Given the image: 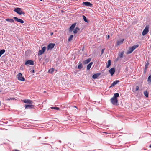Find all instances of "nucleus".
<instances>
[{"instance_id": "f257e3e1", "label": "nucleus", "mask_w": 151, "mask_h": 151, "mask_svg": "<svg viewBox=\"0 0 151 151\" xmlns=\"http://www.w3.org/2000/svg\"><path fill=\"white\" fill-rule=\"evenodd\" d=\"M139 45L137 44L134 45L131 47H129V48L127 52V54H128L132 53L135 49L138 47Z\"/></svg>"}, {"instance_id": "f03ea898", "label": "nucleus", "mask_w": 151, "mask_h": 151, "mask_svg": "<svg viewBox=\"0 0 151 151\" xmlns=\"http://www.w3.org/2000/svg\"><path fill=\"white\" fill-rule=\"evenodd\" d=\"M17 76L18 80L23 81H25V79L24 78L22 77V74L21 73H19L17 75Z\"/></svg>"}, {"instance_id": "7ed1b4c3", "label": "nucleus", "mask_w": 151, "mask_h": 151, "mask_svg": "<svg viewBox=\"0 0 151 151\" xmlns=\"http://www.w3.org/2000/svg\"><path fill=\"white\" fill-rule=\"evenodd\" d=\"M14 11L16 12L19 15L22 14L24 15L25 14L24 12L21 11V8H17L15 9L14 10Z\"/></svg>"}, {"instance_id": "20e7f679", "label": "nucleus", "mask_w": 151, "mask_h": 151, "mask_svg": "<svg viewBox=\"0 0 151 151\" xmlns=\"http://www.w3.org/2000/svg\"><path fill=\"white\" fill-rule=\"evenodd\" d=\"M149 25H146L145 27V29L143 30L142 32V35L143 36L145 35H146L149 32Z\"/></svg>"}, {"instance_id": "39448f33", "label": "nucleus", "mask_w": 151, "mask_h": 151, "mask_svg": "<svg viewBox=\"0 0 151 151\" xmlns=\"http://www.w3.org/2000/svg\"><path fill=\"white\" fill-rule=\"evenodd\" d=\"M110 101L111 103L114 105H116L118 102V100L117 98H115L113 97L110 99Z\"/></svg>"}, {"instance_id": "423d86ee", "label": "nucleus", "mask_w": 151, "mask_h": 151, "mask_svg": "<svg viewBox=\"0 0 151 151\" xmlns=\"http://www.w3.org/2000/svg\"><path fill=\"white\" fill-rule=\"evenodd\" d=\"M46 49V47H44L42 48L41 50H40L39 51L38 55H40L42 54L45 52V51Z\"/></svg>"}, {"instance_id": "0eeeda50", "label": "nucleus", "mask_w": 151, "mask_h": 151, "mask_svg": "<svg viewBox=\"0 0 151 151\" xmlns=\"http://www.w3.org/2000/svg\"><path fill=\"white\" fill-rule=\"evenodd\" d=\"M13 19L15 21L19 22L21 23H24V22L22 20L20 19H19L16 17H13Z\"/></svg>"}, {"instance_id": "6e6552de", "label": "nucleus", "mask_w": 151, "mask_h": 151, "mask_svg": "<svg viewBox=\"0 0 151 151\" xmlns=\"http://www.w3.org/2000/svg\"><path fill=\"white\" fill-rule=\"evenodd\" d=\"M82 4L83 5L86 6L88 7H91L92 6V4L89 2H83Z\"/></svg>"}, {"instance_id": "1a4fd4ad", "label": "nucleus", "mask_w": 151, "mask_h": 151, "mask_svg": "<svg viewBox=\"0 0 151 151\" xmlns=\"http://www.w3.org/2000/svg\"><path fill=\"white\" fill-rule=\"evenodd\" d=\"M55 45V44L54 43H50L47 46V50L52 49L54 47Z\"/></svg>"}, {"instance_id": "9d476101", "label": "nucleus", "mask_w": 151, "mask_h": 151, "mask_svg": "<svg viewBox=\"0 0 151 151\" xmlns=\"http://www.w3.org/2000/svg\"><path fill=\"white\" fill-rule=\"evenodd\" d=\"M28 64L32 65H34V62L33 61L31 60H28L27 61L25 62V65H27Z\"/></svg>"}, {"instance_id": "9b49d317", "label": "nucleus", "mask_w": 151, "mask_h": 151, "mask_svg": "<svg viewBox=\"0 0 151 151\" xmlns=\"http://www.w3.org/2000/svg\"><path fill=\"white\" fill-rule=\"evenodd\" d=\"M76 23L73 24L70 27L69 32H71L73 31V29L74 28L76 25Z\"/></svg>"}, {"instance_id": "f8f14e48", "label": "nucleus", "mask_w": 151, "mask_h": 151, "mask_svg": "<svg viewBox=\"0 0 151 151\" xmlns=\"http://www.w3.org/2000/svg\"><path fill=\"white\" fill-rule=\"evenodd\" d=\"M119 82V80H116L114 81L111 85V86H110V87H114L116 84H117V83Z\"/></svg>"}, {"instance_id": "ddd939ff", "label": "nucleus", "mask_w": 151, "mask_h": 151, "mask_svg": "<svg viewBox=\"0 0 151 151\" xmlns=\"http://www.w3.org/2000/svg\"><path fill=\"white\" fill-rule=\"evenodd\" d=\"M34 107V106L32 104L26 105L25 107L26 109H31Z\"/></svg>"}, {"instance_id": "4468645a", "label": "nucleus", "mask_w": 151, "mask_h": 151, "mask_svg": "<svg viewBox=\"0 0 151 151\" xmlns=\"http://www.w3.org/2000/svg\"><path fill=\"white\" fill-rule=\"evenodd\" d=\"M115 71V70L114 68H112L109 70V72L111 75L112 76L114 74Z\"/></svg>"}, {"instance_id": "2eb2a0df", "label": "nucleus", "mask_w": 151, "mask_h": 151, "mask_svg": "<svg viewBox=\"0 0 151 151\" xmlns=\"http://www.w3.org/2000/svg\"><path fill=\"white\" fill-rule=\"evenodd\" d=\"M101 74V73H98L96 74H95L93 75L92 78L94 79H96L97 77H98L99 75Z\"/></svg>"}, {"instance_id": "dca6fc26", "label": "nucleus", "mask_w": 151, "mask_h": 151, "mask_svg": "<svg viewBox=\"0 0 151 151\" xmlns=\"http://www.w3.org/2000/svg\"><path fill=\"white\" fill-rule=\"evenodd\" d=\"M23 101L25 103L29 104H32L33 103V102L32 101L29 99H25L23 100Z\"/></svg>"}, {"instance_id": "f3484780", "label": "nucleus", "mask_w": 151, "mask_h": 151, "mask_svg": "<svg viewBox=\"0 0 151 151\" xmlns=\"http://www.w3.org/2000/svg\"><path fill=\"white\" fill-rule=\"evenodd\" d=\"M124 40L122 39L116 42V45H119L122 44Z\"/></svg>"}, {"instance_id": "a211bd4d", "label": "nucleus", "mask_w": 151, "mask_h": 151, "mask_svg": "<svg viewBox=\"0 0 151 151\" xmlns=\"http://www.w3.org/2000/svg\"><path fill=\"white\" fill-rule=\"evenodd\" d=\"M93 64L92 62L90 63L87 66L86 69L87 70H89L90 69L92 65Z\"/></svg>"}, {"instance_id": "6ab92c4d", "label": "nucleus", "mask_w": 151, "mask_h": 151, "mask_svg": "<svg viewBox=\"0 0 151 151\" xmlns=\"http://www.w3.org/2000/svg\"><path fill=\"white\" fill-rule=\"evenodd\" d=\"M111 65V60H109L108 61L106 65V67L108 68Z\"/></svg>"}, {"instance_id": "aec40b11", "label": "nucleus", "mask_w": 151, "mask_h": 151, "mask_svg": "<svg viewBox=\"0 0 151 151\" xmlns=\"http://www.w3.org/2000/svg\"><path fill=\"white\" fill-rule=\"evenodd\" d=\"M91 60V58H88L86 60H85L83 63L84 64H87L88 63H89Z\"/></svg>"}, {"instance_id": "412c9836", "label": "nucleus", "mask_w": 151, "mask_h": 151, "mask_svg": "<svg viewBox=\"0 0 151 151\" xmlns=\"http://www.w3.org/2000/svg\"><path fill=\"white\" fill-rule=\"evenodd\" d=\"M6 20L8 22H14V21L12 19H6Z\"/></svg>"}, {"instance_id": "4be33fe9", "label": "nucleus", "mask_w": 151, "mask_h": 151, "mask_svg": "<svg viewBox=\"0 0 151 151\" xmlns=\"http://www.w3.org/2000/svg\"><path fill=\"white\" fill-rule=\"evenodd\" d=\"M5 52V50L4 49H3L1 50L0 51V57H1V55L3 54Z\"/></svg>"}, {"instance_id": "5701e85b", "label": "nucleus", "mask_w": 151, "mask_h": 151, "mask_svg": "<svg viewBox=\"0 0 151 151\" xmlns=\"http://www.w3.org/2000/svg\"><path fill=\"white\" fill-rule=\"evenodd\" d=\"M119 96V94L118 93H116L114 94V96L113 97L115 98H117Z\"/></svg>"}, {"instance_id": "b1692460", "label": "nucleus", "mask_w": 151, "mask_h": 151, "mask_svg": "<svg viewBox=\"0 0 151 151\" xmlns=\"http://www.w3.org/2000/svg\"><path fill=\"white\" fill-rule=\"evenodd\" d=\"M83 17L84 20L85 22H88V21L87 20L86 17L85 16H84V15H83Z\"/></svg>"}, {"instance_id": "393cba45", "label": "nucleus", "mask_w": 151, "mask_h": 151, "mask_svg": "<svg viewBox=\"0 0 151 151\" xmlns=\"http://www.w3.org/2000/svg\"><path fill=\"white\" fill-rule=\"evenodd\" d=\"M73 35H71L69 37V38L68 39V41H71L72 40V39H73Z\"/></svg>"}, {"instance_id": "a878e982", "label": "nucleus", "mask_w": 151, "mask_h": 151, "mask_svg": "<svg viewBox=\"0 0 151 151\" xmlns=\"http://www.w3.org/2000/svg\"><path fill=\"white\" fill-rule=\"evenodd\" d=\"M144 95L146 97H148V93L147 91H145L144 92Z\"/></svg>"}, {"instance_id": "bb28decb", "label": "nucleus", "mask_w": 151, "mask_h": 151, "mask_svg": "<svg viewBox=\"0 0 151 151\" xmlns=\"http://www.w3.org/2000/svg\"><path fill=\"white\" fill-rule=\"evenodd\" d=\"M147 81L149 83H151V76L149 75Z\"/></svg>"}, {"instance_id": "cd10ccee", "label": "nucleus", "mask_w": 151, "mask_h": 151, "mask_svg": "<svg viewBox=\"0 0 151 151\" xmlns=\"http://www.w3.org/2000/svg\"><path fill=\"white\" fill-rule=\"evenodd\" d=\"M83 67L82 66V64L81 63L79 64L78 66V68L79 69H81Z\"/></svg>"}, {"instance_id": "c85d7f7f", "label": "nucleus", "mask_w": 151, "mask_h": 151, "mask_svg": "<svg viewBox=\"0 0 151 151\" xmlns=\"http://www.w3.org/2000/svg\"><path fill=\"white\" fill-rule=\"evenodd\" d=\"M54 71V70L53 68L49 70L48 72L50 73H52Z\"/></svg>"}, {"instance_id": "c756f323", "label": "nucleus", "mask_w": 151, "mask_h": 151, "mask_svg": "<svg viewBox=\"0 0 151 151\" xmlns=\"http://www.w3.org/2000/svg\"><path fill=\"white\" fill-rule=\"evenodd\" d=\"M50 108L51 109H54L56 110H58L59 109V108L58 107H51Z\"/></svg>"}, {"instance_id": "7c9ffc66", "label": "nucleus", "mask_w": 151, "mask_h": 151, "mask_svg": "<svg viewBox=\"0 0 151 151\" xmlns=\"http://www.w3.org/2000/svg\"><path fill=\"white\" fill-rule=\"evenodd\" d=\"M123 54H124L123 52H122L121 53L119 56V57L120 58H122L123 57Z\"/></svg>"}, {"instance_id": "2f4dec72", "label": "nucleus", "mask_w": 151, "mask_h": 151, "mask_svg": "<svg viewBox=\"0 0 151 151\" xmlns=\"http://www.w3.org/2000/svg\"><path fill=\"white\" fill-rule=\"evenodd\" d=\"M149 62H147L145 64V68H146V69H147V68H148V65H149Z\"/></svg>"}, {"instance_id": "473e14b6", "label": "nucleus", "mask_w": 151, "mask_h": 151, "mask_svg": "<svg viewBox=\"0 0 151 151\" xmlns=\"http://www.w3.org/2000/svg\"><path fill=\"white\" fill-rule=\"evenodd\" d=\"M14 99H15L14 98H9L7 99V100H14ZM15 100H16L15 99Z\"/></svg>"}, {"instance_id": "72a5a7b5", "label": "nucleus", "mask_w": 151, "mask_h": 151, "mask_svg": "<svg viewBox=\"0 0 151 151\" xmlns=\"http://www.w3.org/2000/svg\"><path fill=\"white\" fill-rule=\"evenodd\" d=\"M139 88V86H137L136 87V89H135V91H137L138 90Z\"/></svg>"}, {"instance_id": "f704fd0d", "label": "nucleus", "mask_w": 151, "mask_h": 151, "mask_svg": "<svg viewBox=\"0 0 151 151\" xmlns=\"http://www.w3.org/2000/svg\"><path fill=\"white\" fill-rule=\"evenodd\" d=\"M77 32H78V31L75 29H74V30L73 31V33L74 34L76 33Z\"/></svg>"}, {"instance_id": "c9c22d12", "label": "nucleus", "mask_w": 151, "mask_h": 151, "mask_svg": "<svg viewBox=\"0 0 151 151\" xmlns=\"http://www.w3.org/2000/svg\"><path fill=\"white\" fill-rule=\"evenodd\" d=\"M104 50V49H102L101 55L103 53Z\"/></svg>"}, {"instance_id": "e433bc0d", "label": "nucleus", "mask_w": 151, "mask_h": 151, "mask_svg": "<svg viewBox=\"0 0 151 151\" xmlns=\"http://www.w3.org/2000/svg\"><path fill=\"white\" fill-rule=\"evenodd\" d=\"M147 69H146L145 68L144 70V72L145 73L146 72L147 70Z\"/></svg>"}, {"instance_id": "4c0bfd02", "label": "nucleus", "mask_w": 151, "mask_h": 151, "mask_svg": "<svg viewBox=\"0 0 151 151\" xmlns=\"http://www.w3.org/2000/svg\"><path fill=\"white\" fill-rule=\"evenodd\" d=\"M75 29L77 31L80 30V29L78 27H76Z\"/></svg>"}, {"instance_id": "58836bf2", "label": "nucleus", "mask_w": 151, "mask_h": 151, "mask_svg": "<svg viewBox=\"0 0 151 151\" xmlns=\"http://www.w3.org/2000/svg\"><path fill=\"white\" fill-rule=\"evenodd\" d=\"M109 37H110V36H109V35H108V36H107V38H108V39H109Z\"/></svg>"}, {"instance_id": "ea45409f", "label": "nucleus", "mask_w": 151, "mask_h": 151, "mask_svg": "<svg viewBox=\"0 0 151 151\" xmlns=\"http://www.w3.org/2000/svg\"><path fill=\"white\" fill-rule=\"evenodd\" d=\"M149 147L151 148V144L150 145Z\"/></svg>"}, {"instance_id": "a19ab883", "label": "nucleus", "mask_w": 151, "mask_h": 151, "mask_svg": "<svg viewBox=\"0 0 151 151\" xmlns=\"http://www.w3.org/2000/svg\"><path fill=\"white\" fill-rule=\"evenodd\" d=\"M74 107H75V108H76V106H74Z\"/></svg>"}, {"instance_id": "79ce46f5", "label": "nucleus", "mask_w": 151, "mask_h": 151, "mask_svg": "<svg viewBox=\"0 0 151 151\" xmlns=\"http://www.w3.org/2000/svg\"><path fill=\"white\" fill-rule=\"evenodd\" d=\"M52 34H53V33H51V35H52Z\"/></svg>"}, {"instance_id": "37998d69", "label": "nucleus", "mask_w": 151, "mask_h": 151, "mask_svg": "<svg viewBox=\"0 0 151 151\" xmlns=\"http://www.w3.org/2000/svg\"><path fill=\"white\" fill-rule=\"evenodd\" d=\"M34 70H33V72H34Z\"/></svg>"}, {"instance_id": "c03bdc74", "label": "nucleus", "mask_w": 151, "mask_h": 151, "mask_svg": "<svg viewBox=\"0 0 151 151\" xmlns=\"http://www.w3.org/2000/svg\"><path fill=\"white\" fill-rule=\"evenodd\" d=\"M40 1H42V0H40Z\"/></svg>"}, {"instance_id": "a18cd8bd", "label": "nucleus", "mask_w": 151, "mask_h": 151, "mask_svg": "<svg viewBox=\"0 0 151 151\" xmlns=\"http://www.w3.org/2000/svg\"><path fill=\"white\" fill-rule=\"evenodd\" d=\"M60 142H61V141H60Z\"/></svg>"}]
</instances>
